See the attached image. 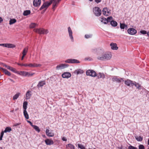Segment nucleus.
I'll list each match as a JSON object with an SVG mask.
<instances>
[{
	"instance_id": "9b49d317",
	"label": "nucleus",
	"mask_w": 149,
	"mask_h": 149,
	"mask_svg": "<svg viewBox=\"0 0 149 149\" xmlns=\"http://www.w3.org/2000/svg\"><path fill=\"white\" fill-rule=\"evenodd\" d=\"M128 33L131 35H134L136 33L137 31L133 28H130L127 30Z\"/></svg>"
},
{
	"instance_id": "7ed1b4c3",
	"label": "nucleus",
	"mask_w": 149,
	"mask_h": 149,
	"mask_svg": "<svg viewBox=\"0 0 149 149\" xmlns=\"http://www.w3.org/2000/svg\"><path fill=\"white\" fill-rule=\"evenodd\" d=\"M93 12L95 15L97 16H100L102 13L101 10L97 7H95L93 8Z\"/></svg>"
},
{
	"instance_id": "20e7f679",
	"label": "nucleus",
	"mask_w": 149,
	"mask_h": 149,
	"mask_svg": "<svg viewBox=\"0 0 149 149\" xmlns=\"http://www.w3.org/2000/svg\"><path fill=\"white\" fill-rule=\"evenodd\" d=\"M86 74L87 76H89L92 77H95L97 76L96 73L93 70H88L86 72Z\"/></svg>"
},
{
	"instance_id": "13d9d810",
	"label": "nucleus",
	"mask_w": 149,
	"mask_h": 149,
	"mask_svg": "<svg viewBox=\"0 0 149 149\" xmlns=\"http://www.w3.org/2000/svg\"><path fill=\"white\" fill-rule=\"evenodd\" d=\"M0 46H2L4 47H6V43L4 44H0Z\"/></svg>"
},
{
	"instance_id": "cd10ccee",
	"label": "nucleus",
	"mask_w": 149,
	"mask_h": 149,
	"mask_svg": "<svg viewBox=\"0 0 149 149\" xmlns=\"http://www.w3.org/2000/svg\"><path fill=\"white\" fill-rule=\"evenodd\" d=\"M101 21L102 22L105 24H107L108 22L107 19L104 17L101 18Z\"/></svg>"
},
{
	"instance_id": "ea45409f",
	"label": "nucleus",
	"mask_w": 149,
	"mask_h": 149,
	"mask_svg": "<svg viewBox=\"0 0 149 149\" xmlns=\"http://www.w3.org/2000/svg\"><path fill=\"white\" fill-rule=\"evenodd\" d=\"M20 94V93H18L16 94L13 96V100H15L17 99V98L19 97Z\"/></svg>"
},
{
	"instance_id": "f03ea898",
	"label": "nucleus",
	"mask_w": 149,
	"mask_h": 149,
	"mask_svg": "<svg viewBox=\"0 0 149 149\" xmlns=\"http://www.w3.org/2000/svg\"><path fill=\"white\" fill-rule=\"evenodd\" d=\"M52 4V2L48 1L44 2L41 7L40 8L39 10H41L43 9H45L43 12H45L46 9L48 7Z\"/></svg>"
},
{
	"instance_id": "39448f33",
	"label": "nucleus",
	"mask_w": 149,
	"mask_h": 149,
	"mask_svg": "<svg viewBox=\"0 0 149 149\" xmlns=\"http://www.w3.org/2000/svg\"><path fill=\"white\" fill-rule=\"evenodd\" d=\"M65 62L69 63H79L80 62L75 59H68L65 61Z\"/></svg>"
},
{
	"instance_id": "f257e3e1",
	"label": "nucleus",
	"mask_w": 149,
	"mask_h": 149,
	"mask_svg": "<svg viewBox=\"0 0 149 149\" xmlns=\"http://www.w3.org/2000/svg\"><path fill=\"white\" fill-rule=\"evenodd\" d=\"M34 31L40 34H47L49 32L48 30L41 28L35 29H34Z\"/></svg>"
},
{
	"instance_id": "a878e982",
	"label": "nucleus",
	"mask_w": 149,
	"mask_h": 149,
	"mask_svg": "<svg viewBox=\"0 0 149 149\" xmlns=\"http://www.w3.org/2000/svg\"><path fill=\"white\" fill-rule=\"evenodd\" d=\"M120 28L121 29H127V25H125L124 24L120 23Z\"/></svg>"
},
{
	"instance_id": "f3484780",
	"label": "nucleus",
	"mask_w": 149,
	"mask_h": 149,
	"mask_svg": "<svg viewBox=\"0 0 149 149\" xmlns=\"http://www.w3.org/2000/svg\"><path fill=\"white\" fill-rule=\"evenodd\" d=\"M71 76L70 73L69 72H66L62 74V77L64 78H68L70 77Z\"/></svg>"
},
{
	"instance_id": "9d476101",
	"label": "nucleus",
	"mask_w": 149,
	"mask_h": 149,
	"mask_svg": "<svg viewBox=\"0 0 149 149\" xmlns=\"http://www.w3.org/2000/svg\"><path fill=\"white\" fill-rule=\"evenodd\" d=\"M68 66V65L66 64H61L58 65L56 67V69L57 70L64 69Z\"/></svg>"
},
{
	"instance_id": "79ce46f5",
	"label": "nucleus",
	"mask_w": 149,
	"mask_h": 149,
	"mask_svg": "<svg viewBox=\"0 0 149 149\" xmlns=\"http://www.w3.org/2000/svg\"><path fill=\"white\" fill-rule=\"evenodd\" d=\"M34 74V73L30 74V73L26 72H25V76H31L33 75Z\"/></svg>"
},
{
	"instance_id": "864d4df0",
	"label": "nucleus",
	"mask_w": 149,
	"mask_h": 149,
	"mask_svg": "<svg viewBox=\"0 0 149 149\" xmlns=\"http://www.w3.org/2000/svg\"><path fill=\"white\" fill-rule=\"evenodd\" d=\"M35 67H37L41 66V65L40 64H37L34 63Z\"/></svg>"
},
{
	"instance_id": "c9c22d12",
	"label": "nucleus",
	"mask_w": 149,
	"mask_h": 149,
	"mask_svg": "<svg viewBox=\"0 0 149 149\" xmlns=\"http://www.w3.org/2000/svg\"><path fill=\"white\" fill-rule=\"evenodd\" d=\"M135 139H136L138 141H142L143 138L141 136H135Z\"/></svg>"
},
{
	"instance_id": "2eb2a0df",
	"label": "nucleus",
	"mask_w": 149,
	"mask_h": 149,
	"mask_svg": "<svg viewBox=\"0 0 149 149\" xmlns=\"http://www.w3.org/2000/svg\"><path fill=\"white\" fill-rule=\"evenodd\" d=\"M47 145H51L54 144V141L52 140L49 139H47L45 141Z\"/></svg>"
},
{
	"instance_id": "4c0bfd02",
	"label": "nucleus",
	"mask_w": 149,
	"mask_h": 149,
	"mask_svg": "<svg viewBox=\"0 0 149 149\" xmlns=\"http://www.w3.org/2000/svg\"><path fill=\"white\" fill-rule=\"evenodd\" d=\"M25 72H26L24 71H17V73L21 75L25 76Z\"/></svg>"
},
{
	"instance_id": "5701e85b",
	"label": "nucleus",
	"mask_w": 149,
	"mask_h": 149,
	"mask_svg": "<svg viewBox=\"0 0 149 149\" xmlns=\"http://www.w3.org/2000/svg\"><path fill=\"white\" fill-rule=\"evenodd\" d=\"M15 45L14 44L10 43H6V47L13 48L15 47Z\"/></svg>"
},
{
	"instance_id": "338daca9",
	"label": "nucleus",
	"mask_w": 149,
	"mask_h": 149,
	"mask_svg": "<svg viewBox=\"0 0 149 149\" xmlns=\"http://www.w3.org/2000/svg\"><path fill=\"white\" fill-rule=\"evenodd\" d=\"M148 144L149 145V139L148 140Z\"/></svg>"
},
{
	"instance_id": "69168bd1",
	"label": "nucleus",
	"mask_w": 149,
	"mask_h": 149,
	"mask_svg": "<svg viewBox=\"0 0 149 149\" xmlns=\"http://www.w3.org/2000/svg\"><path fill=\"white\" fill-rule=\"evenodd\" d=\"M25 56H24V55H22V57L21 59L22 60H23V59L24 58V57Z\"/></svg>"
},
{
	"instance_id": "f8f14e48",
	"label": "nucleus",
	"mask_w": 149,
	"mask_h": 149,
	"mask_svg": "<svg viewBox=\"0 0 149 149\" xmlns=\"http://www.w3.org/2000/svg\"><path fill=\"white\" fill-rule=\"evenodd\" d=\"M104 54L105 61L110 59L112 56L110 52L106 53Z\"/></svg>"
},
{
	"instance_id": "6ab92c4d",
	"label": "nucleus",
	"mask_w": 149,
	"mask_h": 149,
	"mask_svg": "<svg viewBox=\"0 0 149 149\" xmlns=\"http://www.w3.org/2000/svg\"><path fill=\"white\" fill-rule=\"evenodd\" d=\"M46 134L47 136L49 137H53L54 135V133L49 132V130L48 129H47L46 130Z\"/></svg>"
},
{
	"instance_id": "09e8293b",
	"label": "nucleus",
	"mask_w": 149,
	"mask_h": 149,
	"mask_svg": "<svg viewBox=\"0 0 149 149\" xmlns=\"http://www.w3.org/2000/svg\"><path fill=\"white\" fill-rule=\"evenodd\" d=\"M92 35H88V34H86L85 36V37L86 38H88L91 37Z\"/></svg>"
},
{
	"instance_id": "412c9836",
	"label": "nucleus",
	"mask_w": 149,
	"mask_h": 149,
	"mask_svg": "<svg viewBox=\"0 0 149 149\" xmlns=\"http://www.w3.org/2000/svg\"><path fill=\"white\" fill-rule=\"evenodd\" d=\"M45 82L44 81H39L37 85V86L38 88L42 87L45 85Z\"/></svg>"
},
{
	"instance_id": "e2e57ef3",
	"label": "nucleus",
	"mask_w": 149,
	"mask_h": 149,
	"mask_svg": "<svg viewBox=\"0 0 149 149\" xmlns=\"http://www.w3.org/2000/svg\"><path fill=\"white\" fill-rule=\"evenodd\" d=\"M3 21V19L1 17H0V23H1Z\"/></svg>"
},
{
	"instance_id": "de8ad7c7",
	"label": "nucleus",
	"mask_w": 149,
	"mask_h": 149,
	"mask_svg": "<svg viewBox=\"0 0 149 149\" xmlns=\"http://www.w3.org/2000/svg\"><path fill=\"white\" fill-rule=\"evenodd\" d=\"M128 149H137V148L130 145L128 147Z\"/></svg>"
},
{
	"instance_id": "bb28decb",
	"label": "nucleus",
	"mask_w": 149,
	"mask_h": 149,
	"mask_svg": "<svg viewBox=\"0 0 149 149\" xmlns=\"http://www.w3.org/2000/svg\"><path fill=\"white\" fill-rule=\"evenodd\" d=\"M97 59L101 61H105V58L104 57V54L101 56H98L97 57Z\"/></svg>"
},
{
	"instance_id": "4be33fe9",
	"label": "nucleus",
	"mask_w": 149,
	"mask_h": 149,
	"mask_svg": "<svg viewBox=\"0 0 149 149\" xmlns=\"http://www.w3.org/2000/svg\"><path fill=\"white\" fill-rule=\"evenodd\" d=\"M84 72L82 70H81L80 69H78L75 70L74 73L75 74H77V75H78L79 74H82Z\"/></svg>"
},
{
	"instance_id": "8fccbe9b",
	"label": "nucleus",
	"mask_w": 149,
	"mask_h": 149,
	"mask_svg": "<svg viewBox=\"0 0 149 149\" xmlns=\"http://www.w3.org/2000/svg\"><path fill=\"white\" fill-rule=\"evenodd\" d=\"M28 66H29L30 67H35L34 63L33 64L30 63L29 64H28Z\"/></svg>"
},
{
	"instance_id": "aec40b11",
	"label": "nucleus",
	"mask_w": 149,
	"mask_h": 149,
	"mask_svg": "<svg viewBox=\"0 0 149 149\" xmlns=\"http://www.w3.org/2000/svg\"><path fill=\"white\" fill-rule=\"evenodd\" d=\"M98 79H99L102 78L104 79L105 78V75L103 73L100 72L97 75V76Z\"/></svg>"
},
{
	"instance_id": "37998d69",
	"label": "nucleus",
	"mask_w": 149,
	"mask_h": 149,
	"mask_svg": "<svg viewBox=\"0 0 149 149\" xmlns=\"http://www.w3.org/2000/svg\"><path fill=\"white\" fill-rule=\"evenodd\" d=\"M37 25V24L35 23H32L30 25V28H33L35 27Z\"/></svg>"
},
{
	"instance_id": "423d86ee",
	"label": "nucleus",
	"mask_w": 149,
	"mask_h": 149,
	"mask_svg": "<svg viewBox=\"0 0 149 149\" xmlns=\"http://www.w3.org/2000/svg\"><path fill=\"white\" fill-rule=\"evenodd\" d=\"M61 0H54L52 1L51 0L50 1L52 2V3H53L52 9L54 10H55V7H56L58 3Z\"/></svg>"
},
{
	"instance_id": "f704fd0d",
	"label": "nucleus",
	"mask_w": 149,
	"mask_h": 149,
	"mask_svg": "<svg viewBox=\"0 0 149 149\" xmlns=\"http://www.w3.org/2000/svg\"><path fill=\"white\" fill-rule=\"evenodd\" d=\"M28 102L26 101H25L24 102L23 104V108L24 110H26L27 108V105Z\"/></svg>"
},
{
	"instance_id": "1a4fd4ad",
	"label": "nucleus",
	"mask_w": 149,
	"mask_h": 149,
	"mask_svg": "<svg viewBox=\"0 0 149 149\" xmlns=\"http://www.w3.org/2000/svg\"><path fill=\"white\" fill-rule=\"evenodd\" d=\"M68 31L69 36L72 42L74 41V38L72 36V32L70 27L68 28Z\"/></svg>"
},
{
	"instance_id": "72a5a7b5",
	"label": "nucleus",
	"mask_w": 149,
	"mask_h": 149,
	"mask_svg": "<svg viewBox=\"0 0 149 149\" xmlns=\"http://www.w3.org/2000/svg\"><path fill=\"white\" fill-rule=\"evenodd\" d=\"M12 129L10 127H7L5 130H4V132L5 133L6 132H10L11 130Z\"/></svg>"
},
{
	"instance_id": "0e129e2a",
	"label": "nucleus",
	"mask_w": 149,
	"mask_h": 149,
	"mask_svg": "<svg viewBox=\"0 0 149 149\" xmlns=\"http://www.w3.org/2000/svg\"><path fill=\"white\" fill-rule=\"evenodd\" d=\"M2 64L4 66H5V67L6 68L7 66V65L5 64H4L3 63H2Z\"/></svg>"
},
{
	"instance_id": "4d7b16f0",
	"label": "nucleus",
	"mask_w": 149,
	"mask_h": 149,
	"mask_svg": "<svg viewBox=\"0 0 149 149\" xmlns=\"http://www.w3.org/2000/svg\"><path fill=\"white\" fill-rule=\"evenodd\" d=\"M102 1V0H95V1L97 3H99L100 2Z\"/></svg>"
},
{
	"instance_id": "58836bf2",
	"label": "nucleus",
	"mask_w": 149,
	"mask_h": 149,
	"mask_svg": "<svg viewBox=\"0 0 149 149\" xmlns=\"http://www.w3.org/2000/svg\"><path fill=\"white\" fill-rule=\"evenodd\" d=\"M28 48H24L23 50L22 54L23 55L25 56L28 51Z\"/></svg>"
},
{
	"instance_id": "bf43d9fd",
	"label": "nucleus",
	"mask_w": 149,
	"mask_h": 149,
	"mask_svg": "<svg viewBox=\"0 0 149 149\" xmlns=\"http://www.w3.org/2000/svg\"><path fill=\"white\" fill-rule=\"evenodd\" d=\"M62 140L63 141H67V139H66V138L65 137H63L62 138Z\"/></svg>"
},
{
	"instance_id": "c756f323",
	"label": "nucleus",
	"mask_w": 149,
	"mask_h": 149,
	"mask_svg": "<svg viewBox=\"0 0 149 149\" xmlns=\"http://www.w3.org/2000/svg\"><path fill=\"white\" fill-rule=\"evenodd\" d=\"M24 115L25 118L26 119H28L29 118V115L26 110H24L23 111Z\"/></svg>"
},
{
	"instance_id": "680f3d73",
	"label": "nucleus",
	"mask_w": 149,
	"mask_h": 149,
	"mask_svg": "<svg viewBox=\"0 0 149 149\" xmlns=\"http://www.w3.org/2000/svg\"><path fill=\"white\" fill-rule=\"evenodd\" d=\"M8 79L11 82H13V83L15 82V81L13 80L12 79H10V78H8Z\"/></svg>"
},
{
	"instance_id": "4468645a",
	"label": "nucleus",
	"mask_w": 149,
	"mask_h": 149,
	"mask_svg": "<svg viewBox=\"0 0 149 149\" xmlns=\"http://www.w3.org/2000/svg\"><path fill=\"white\" fill-rule=\"evenodd\" d=\"M41 0H33V5L35 7L39 6L41 4Z\"/></svg>"
},
{
	"instance_id": "ddd939ff",
	"label": "nucleus",
	"mask_w": 149,
	"mask_h": 149,
	"mask_svg": "<svg viewBox=\"0 0 149 149\" xmlns=\"http://www.w3.org/2000/svg\"><path fill=\"white\" fill-rule=\"evenodd\" d=\"M134 82L130 79H127L125 81V83L128 86H133Z\"/></svg>"
},
{
	"instance_id": "b1692460",
	"label": "nucleus",
	"mask_w": 149,
	"mask_h": 149,
	"mask_svg": "<svg viewBox=\"0 0 149 149\" xmlns=\"http://www.w3.org/2000/svg\"><path fill=\"white\" fill-rule=\"evenodd\" d=\"M66 146L67 149H69L68 148H70V149H75L74 145L70 143L66 145Z\"/></svg>"
},
{
	"instance_id": "0eeeda50",
	"label": "nucleus",
	"mask_w": 149,
	"mask_h": 149,
	"mask_svg": "<svg viewBox=\"0 0 149 149\" xmlns=\"http://www.w3.org/2000/svg\"><path fill=\"white\" fill-rule=\"evenodd\" d=\"M110 10L109 9L107 8H104L102 10L103 14L106 16H108L110 14Z\"/></svg>"
},
{
	"instance_id": "2f4dec72",
	"label": "nucleus",
	"mask_w": 149,
	"mask_h": 149,
	"mask_svg": "<svg viewBox=\"0 0 149 149\" xmlns=\"http://www.w3.org/2000/svg\"><path fill=\"white\" fill-rule=\"evenodd\" d=\"M110 24L111 26H116L117 25V22L114 20L111 21Z\"/></svg>"
},
{
	"instance_id": "052dcab7",
	"label": "nucleus",
	"mask_w": 149,
	"mask_h": 149,
	"mask_svg": "<svg viewBox=\"0 0 149 149\" xmlns=\"http://www.w3.org/2000/svg\"><path fill=\"white\" fill-rule=\"evenodd\" d=\"M4 132V131H2L1 132V133L0 136L3 137Z\"/></svg>"
},
{
	"instance_id": "49530a36",
	"label": "nucleus",
	"mask_w": 149,
	"mask_h": 149,
	"mask_svg": "<svg viewBox=\"0 0 149 149\" xmlns=\"http://www.w3.org/2000/svg\"><path fill=\"white\" fill-rule=\"evenodd\" d=\"M10 70L15 73H17V71L15 68L13 67H12Z\"/></svg>"
},
{
	"instance_id": "c03bdc74",
	"label": "nucleus",
	"mask_w": 149,
	"mask_h": 149,
	"mask_svg": "<svg viewBox=\"0 0 149 149\" xmlns=\"http://www.w3.org/2000/svg\"><path fill=\"white\" fill-rule=\"evenodd\" d=\"M139 149H145L144 146L142 144H140L138 146Z\"/></svg>"
},
{
	"instance_id": "603ef678",
	"label": "nucleus",
	"mask_w": 149,
	"mask_h": 149,
	"mask_svg": "<svg viewBox=\"0 0 149 149\" xmlns=\"http://www.w3.org/2000/svg\"><path fill=\"white\" fill-rule=\"evenodd\" d=\"M140 32L141 34H146L147 33L146 31L145 30L141 31H140Z\"/></svg>"
},
{
	"instance_id": "c85d7f7f",
	"label": "nucleus",
	"mask_w": 149,
	"mask_h": 149,
	"mask_svg": "<svg viewBox=\"0 0 149 149\" xmlns=\"http://www.w3.org/2000/svg\"><path fill=\"white\" fill-rule=\"evenodd\" d=\"M31 13V11L29 10H27L24 11L23 15L24 16H27Z\"/></svg>"
},
{
	"instance_id": "dca6fc26",
	"label": "nucleus",
	"mask_w": 149,
	"mask_h": 149,
	"mask_svg": "<svg viewBox=\"0 0 149 149\" xmlns=\"http://www.w3.org/2000/svg\"><path fill=\"white\" fill-rule=\"evenodd\" d=\"M133 86L134 85L136 87V88L138 90H140L141 89L142 86L139 84L137 83L135 81L134 82Z\"/></svg>"
},
{
	"instance_id": "774afa93",
	"label": "nucleus",
	"mask_w": 149,
	"mask_h": 149,
	"mask_svg": "<svg viewBox=\"0 0 149 149\" xmlns=\"http://www.w3.org/2000/svg\"><path fill=\"white\" fill-rule=\"evenodd\" d=\"M148 36L149 37V31L147 33Z\"/></svg>"
},
{
	"instance_id": "7c9ffc66",
	"label": "nucleus",
	"mask_w": 149,
	"mask_h": 149,
	"mask_svg": "<svg viewBox=\"0 0 149 149\" xmlns=\"http://www.w3.org/2000/svg\"><path fill=\"white\" fill-rule=\"evenodd\" d=\"M31 92L28 91L26 94V99H29L30 98L31 94H30Z\"/></svg>"
},
{
	"instance_id": "a18cd8bd",
	"label": "nucleus",
	"mask_w": 149,
	"mask_h": 149,
	"mask_svg": "<svg viewBox=\"0 0 149 149\" xmlns=\"http://www.w3.org/2000/svg\"><path fill=\"white\" fill-rule=\"evenodd\" d=\"M107 19V21H108V22H111V21H112L113 18H112V17L110 16V17H108Z\"/></svg>"
},
{
	"instance_id": "6e6552de",
	"label": "nucleus",
	"mask_w": 149,
	"mask_h": 149,
	"mask_svg": "<svg viewBox=\"0 0 149 149\" xmlns=\"http://www.w3.org/2000/svg\"><path fill=\"white\" fill-rule=\"evenodd\" d=\"M112 80L113 81H116L118 83H120L122 81H123V78H118L116 76H114L112 78Z\"/></svg>"
},
{
	"instance_id": "5fc2aeb1",
	"label": "nucleus",
	"mask_w": 149,
	"mask_h": 149,
	"mask_svg": "<svg viewBox=\"0 0 149 149\" xmlns=\"http://www.w3.org/2000/svg\"><path fill=\"white\" fill-rule=\"evenodd\" d=\"M27 122H28V123H29L30 124V125L32 126V127H33V126H34V125H33V124L32 123V122H31L30 121H29V120H27Z\"/></svg>"
},
{
	"instance_id": "393cba45",
	"label": "nucleus",
	"mask_w": 149,
	"mask_h": 149,
	"mask_svg": "<svg viewBox=\"0 0 149 149\" xmlns=\"http://www.w3.org/2000/svg\"><path fill=\"white\" fill-rule=\"evenodd\" d=\"M2 71L5 74L8 76H10L11 75V73L6 69H2Z\"/></svg>"
},
{
	"instance_id": "6e6d98bb",
	"label": "nucleus",
	"mask_w": 149,
	"mask_h": 149,
	"mask_svg": "<svg viewBox=\"0 0 149 149\" xmlns=\"http://www.w3.org/2000/svg\"><path fill=\"white\" fill-rule=\"evenodd\" d=\"M20 124L21 123H15L14 124L13 126H17L20 125Z\"/></svg>"
},
{
	"instance_id": "473e14b6",
	"label": "nucleus",
	"mask_w": 149,
	"mask_h": 149,
	"mask_svg": "<svg viewBox=\"0 0 149 149\" xmlns=\"http://www.w3.org/2000/svg\"><path fill=\"white\" fill-rule=\"evenodd\" d=\"M17 21L16 19H10L9 21V24L10 25H12L16 22Z\"/></svg>"
},
{
	"instance_id": "e433bc0d",
	"label": "nucleus",
	"mask_w": 149,
	"mask_h": 149,
	"mask_svg": "<svg viewBox=\"0 0 149 149\" xmlns=\"http://www.w3.org/2000/svg\"><path fill=\"white\" fill-rule=\"evenodd\" d=\"M33 127L38 132H40V130L39 127L37 126L34 125L33 126Z\"/></svg>"
},
{
	"instance_id": "a19ab883",
	"label": "nucleus",
	"mask_w": 149,
	"mask_h": 149,
	"mask_svg": "<svg viewBox=\"0 0 149 149\" xmlns=\"http://www.w3.org/2000/svg\"><path fill=\"white\" fill-rule=\"evenodd\" d=\"M78 148L81 149H86L85 147L81 144H78Z\"/></svg>"
},
{
	"instance_id": "a211bd4d",
	"label": "nucleus",
	"mask_w": 149,
	"mask_h": 149,
	"mask_svg": "<svg viewBox=\"0 0 149 149\" xmlns=\"http://www.w3.org/2000/svg\"><path fill=\"white\" fill-rule=\"evenodd\" d=\"M110 45L111 46V49L113 50H117L118 49L117 47V44L116 43H112L110 44Z\"/></svg>"
},
{
	"instance_id": "3c124183",
	"label": "nucleus",
	"mask_w": 149,
	"mask_h": 149,
	"mask_svg": "<svg viewBox=\"0 0 149 149\" xmlns=\"http://www.w3.org/2000/svg\"><path fill=\"white\" fill-rule=\"evenodd\" d=\"M17 64L19 65L24 66L25 67L28 66V64H20L19 63H18Z\"/></svg>"
}]
</instances>
